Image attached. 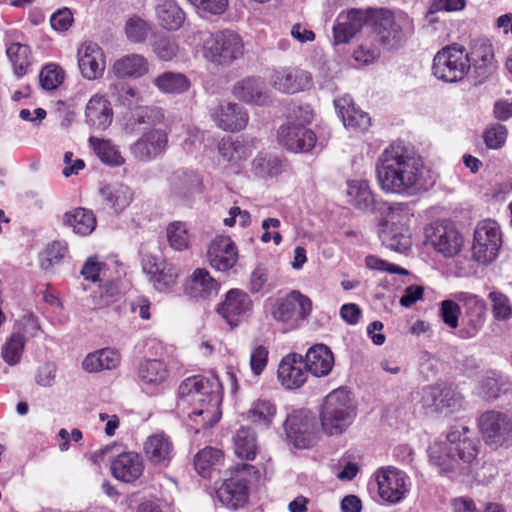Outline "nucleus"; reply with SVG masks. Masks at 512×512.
Instances as JSON below:
<instances>
[{"instance_id":"f257e3e1","label":"nucleus","mask_w":512,"mask_h":512,"mask_svg":"<svg viewBox=\"0 0 512 512\" xmlns=\"http://www.w3.org/2000/svg\"><path fill=\"white\" fill-rule=\"evenodd\" d=\"M376 178L382 191L402 196L415 195L430 185L423 159L402 142L392 143L381 153Z\"/></svg>"},{"instance_id":"f03ea898","label":"nucleus","mask_w":512,"mask_h":512,"mask_svg":"<svg viewBox=\"0 0 512 512\" xmlns=\"http://www.w3.org/2000/svg\"><path fill=\"white\" fill-rule=\"evenodd\" d=\"M223 386L217 375H195L178 387L177 408L202 428L215 425L221 418Z\"/></svg>"},{"instance_id":"7ed1b4c3","label":"nucleus","mask_w":512,"mask_h":512,"mask_svg":"<svg viewBox=\"0 0 512 512\" xmlns=\"http://www.w3.org/2000/svg\"><path fill=\"white\" fill-rule=\"evenodd\" d=\"M479 452V442L471 436V430L464 425L452 426L445 441L429 446V460L439 473H450L470 465Z\"/></svg>"},{"instance_id":"20e7f679","label":"nucleus","mask_w":512,"mask_h":512,"mask_svg":"<svg viewBox=\"0 0 512 512\" xmlns=\"http://www.w3.org/2000/svg\"><path fill=\"white\" fill-rule=\"evenodd\" d=\"M412 217L413 210L409 203L387 204L379 229V237L383 245L400 253L408 251L412 245L408 235V225Z\"/></svg>"},{"instance_id":"39448f33","label":"nucleus","mask_w":512,"mask_h":512,"mask_svg":"<svg viewBox=\"0 0 512 512\" xmlns=\"http://www.w3.org/2000/svg\"><path fill=\"white\" fill-rule=\"evenodd\" d=\"M265 308L276 322L288 330H295L308 320L313 304L309 297L298 290H292L285 296L267 299Z\"/></svg>"},{"instance_id":"423d86ee","label":"nucleus","mask_w":512,"mask_h":512,"mask_svg":"<svg viewBox=\"0 0 512 512\" xmlns=\"http://www.w3.org/2000/svg\"><path fill=\"white\" fill-rule=\"evenodd\" d=\"M356 408L345 388L330 392L324 399L320 414L323 431L329 435L343 433L354 421Z\"/></svg>"},{"instance_id":"0eeeda50","label":"nucleus","mask_w":512,"mask_h":512,"mask_svg":"<svg viewBox=\"0 0 512 512\" xmlns=\"http://www.w3.org/2000/svg\"><path fill=\"white\" fill-rule=\"evenodd\" d=\"M291 119L298 120L295 124L289 121L278 130V141L291 152H309L316 144L315 133L305 126L310 123L313 113L309 105L297 106L293 109Z\"/></svg>"},{"instance_id":"6e6552de","label":"nucleus","mask_w":512,"mask_h":512,"mask_svg":"<svg viewBox=\"0 0 512 512\" xmlns=\"http://www.w3.org/2000/svg\"><path fill=\"white\" fill-rule=\"evenodd\" d=\"M471 68L469 53L459 44L439 50L433 59L432 71L436 78L449 83L462 80Z\"/></svg>"},{"instance_id":"1a4fd4ad","label":"nucleus","mask_w":512,"mask_h":512,"mask_svg":"<svg viewBox=\"0 0 512 512\" xmlns=\"http://www.w3.org/2000/svg\"><path fill=\"white\" fill-rule=\"evenodd\" d=\"M419 403L427 415L452 414L464 408V398L447 384L427 385L420 391Z\"/></svg>"},{"instance_id":"9d476101","label":"nucleus","mask_w":512,"mask_h":512,"mask_svg":"<svg viewBox=\"0 0 512 512\" xmlns=\"http://www.w3.org/2000/svg\"><path fill=\"white\" fill-rule=\"evenodd\" d=\"M373 477L377 483L378 496L385 504L397 505L402 503L411 490L410 476L394 466L378 468Z\"/></svg>"},{"instance_id":"9b49d317","label":"nucleus","mask_w":512,"mask_h":512,"mask_svg":"<svg viewBox=\"0 0 512 512\" xmlns=\"http://www.w3.org/2000/svg\"><path fill=\"white\" fill-rule=\"evenodd\" d=\"M244 44L241 37L223 30L211 34L203 44V56L216 65H229L243 55Z\"/></svg>"},{"instance_id":"f8f14e48","label":"nucleus","mask_w":512,"mask_h":512,"mask_svg":"<svg viewBox=\"0 0 512 512\" xmlns=\"http://www.w3.org/2000/svg\"><path fill=\"white\" fill-rule=\"evenodd\" d=\"M373 32L385 47L394 48L411 28V20L404 13L382 9L372 15Z\"/></svg>"},{"instance_id":"ddd939ff","label":"nucleus","mask_w":512,"mask_h":512,"mask_svg":"<svg viewBox=\"0 0 512 512\" xmlns=\"http://www.w3.org/2000/svg\"><path fill=\"white\" fill-rule=\"evenodd\" d=\"M502 244L498 223L491 219L480 221L474 231L473 258L482 264L494 261Z\"/></svg>"},{"instance_id":"4468645a","label":"nucleus","mask_w":512,"mask_h":512,"mask_svg":"<svg viewBox=\"0 0 512 512\" xmlns=\"http://www.w3.org/2000/svg\"><path fill=\"white\" fill-rule=\"evenodd\" d=\"M485 443L493 448L512 444V418L500 411H487L478 420Z\"/></svg>"},{"instance_id":"2eb2a0df","label":"nucleus","mask_w":512,"mask_h":512,"mask_svg":"<svg viewBox=\"0 0 512 512\" xmlns=\"http://www.w3.org/2000/svg\"><path fill=\"white\" fill-rule=\"evenodd\" d=\"M287 438L298 448L312 446L318 434L315 416L304 409L293 411L284 423Z\"/></svg>"},{"instance_id":"dca6fc26","label":"nucleus","mask_w":512,"mask_h":512,"mask_svg":"<svg viewBox=\"0 0 512 512\" xmlns=\"http://www.w3.org/2000/svg\"><path fill=\"white\" fill-rule=\"evenodd\" d=\"M427 242L445 258L456 256L464 245V238L450 222L436 224L427 233Z\"/></svg>"},{"instance_id":"f3484780","label":"nucleus","mask_w":512,"mask_h":512,"mask_svg":"<svg viewBox=\"0 0 512 512\" xmlns=\"http://www.w3.org/2000/svg\"><path fill=\"white\" fill-rule=\"evenodd\" d=\"M269 83L280 93L294 94L309 89L312 85V76L299 68L278 67L272 70Z\"/></svg>"},{"instance_id":"a211bd4d","label":"nucleus","mask_w":512,"mask_h":512,"mask_svg":"<svg viewBox=\"0 0 512 512\" xmlns=\"http://www.w3.org/2000/svg\"><path fill=\"white\" fill-rule=\"evenodd\" d=\"M201 190L202 178L193 170L178 169L166 179V192L170 198L177 201L187 202Z\"/></svg>"},{"instance_id":"6ab92c4d","label":"nucleus","mask_w":512,"mask_h":512,"mask_svg":"<svg viewBox=\"0 0 512 512\" xmlns=\"http://www.w3.org/2000/svg\"><path fill=\"white\" fill-rule=\"evenodd\" d=\"M369 10L350 9L341 12L333 26V41L335 45L348 43L362 28L372 21Z\"/></svg>"},{"instance_id":"aec40b11","label":"nucleus","mask_w":512,"mask_h":512,"mask_svg":"<svg viewBox=\"0 0 512 512\" xmlns=\"http://www.w3.org/2000/svg\"><path fill=\"white\" fill-rule=\"evenodd\" d=\"M253 309V301L243 290H229L223 302L217 307V312L232 326H238L241 321L250 315Z\"/></svg>"},{"instance_id":"412c9836","label":"nucleus","mask_w":512,"mask_h":512,"mask_svg":"<svg viewBox=\"0 0 512 512\" xmlns=\"http://www.w3.org/2000/svg\"><path fill=\"white\" fill-rule=\"evenodd\" d=\"M168 145L167 132L153 128L145 131L131 144L129 150L133 157L142 162H148L161 155Z\"/></svg>"},{"instance_id":"4be33fe9","label":"nucleus","mask_w":512,"mask_h":512,"mask_svg":"<svg viewBox=\"0 0 512 512\" xmlns=\"http://www.w3.org/2000/svg\"><path fill=\"white\" fill-rule=\"evenodd\" d=\"M210 117L216 126L224 131L243 130L249 120L248 113L236 103L221 101L210 109Z\"/></svg>"},{"instance_id":"5701e85b","label":"nucleus","mask_w":512,"mask_h":512,"mask_svg":"<svg viewBox=\"0 0 512 512\" xmlns=\"http://www.w3.org/2000/svg\"><path fill=\"white\" fill-rule=\"evenodd\" d=\"M207 260L217 271H229L238 261V249L230 237L218 235L208 245Z\"/></svg>"},{"instance_id":"b1692460","label":"nucleus","mask_w":512,"mask_h":512,"mask_svg":"<svg viewBox=\"0 0 512 512\" xmlns=\"http://www.w3.org/2000/svg\"><path fill=\"white\" fill-rule=\"evenodd\" d=\"M216 496L221 504L230 510L243 509L249 498L246 479L239 474L225 479L217 488Z\"/></svg>"},{"instance_id":"393cba45","label":"nucleus","mask_w":512,"mask_h":512,"mask_svg":"<svg viewBox=\"0 0 512 512\" xmlns=\"http://www.w3.org/2000/svg\"><path fill=\"white\" fill-rule=\"evenodd\" d=\"M78 66L82 76L88 80L102 77L106 62L102 48L94 42H84L77 51Z\"/></svg>"},{"instance_id":"a878e982","label":"nucleus","mask_w":512,"mask_h":512,"mask_svg":"<svg viewBox=\"0 0 512 512\" xmlns=\"http://www.w3.org/2000/svg\"><path fill=\"white\" fill-rule=\"evenodd\" d=\"M143 450L149 463L160 468L168 467L175 454L170 436L163 431L148 436Z\"/></svg>"},{"instance_id":"bb28decb","label":"nucleus","mask_w":512,"mask_h":512,"mask_svg":"<svg viewBox=\"0 0 512 512\" xmlns=\"http://www.w3.org/2000/svg\"><path fill=\"white\" fill-rule=\"evenodd\" d=\"M308 371L303 357L297 353H289L279 363L277 378L285 389L300 388L307 380Z\"/></svg>"},{"instance_id":"cd10ccee","label":"nucleus","mask_w":512,"mask_h":512,"mask_svg":"<svg viewBox=\"0 0 512 512\" xmlns=\"http://www.w3.org/2000/svg\"><path fill=\"white\" fill-rule=\"evenodd\" d=\"M334 105L347 129L353 132H365L371 126L369 114L356 107L349 95L335 99Z\"/></svg>"},{"instance_id":"c85d7f7f","label":"nucleus","mask_w":512,"mask_h":512,"mask_svg":"<svg viewBox=\"0 0 512 512\" xmlns=\"http://www.w3.org/2000/svg\"><path fill=\"white\" fill-rule=\"evenodd\" d=\"M258 141L255 138H242L233 141L231 138H223L218 146V152L224 161L232 166L240 167L257 148Z\"/></svg>"},{"instance_id":"c756f323","label":"nucleus","mask_w":512,"mask_h":512,"mask_svg":"<svg viewBox=\"0 0 512 512\" xmlns=\"http://www.w3.org/2000/svg\"><path fill=\"white\" fill-rule=\"evenodd\" d=\"M232 93L235 98L247 104L261 106L270 99V93L260 77H246L238 81L233 86Z\"/></svg>"},{"instance_id":"7c9ffc66","label":"nucleus","mask_w":512,"mask_h":512,"mask_svg":"<svg viewBox=\"0 0 512 512\" xmlns=\"http://www.w3.org/2000/svg\"><path fill=\"white\" fill-rule=\"evenodd\" d=\"M113 120L111 102L103 94L96 93L88 101L85 108V121L95 129L104 130Z\"/></svg>"},{"instance_id":"2f4dec72","label":"nucleus","mask_w":512,"mask_h":512,"mask_svg":"<svg viewBox=\"0 0 512 512\" xmlns=\"http://www.w3.org/2000/svg\"><path fill=\"white\" fill-rule=\"evenodd\" d=\"M111 472L116 479L131 483L143 474V459L136 452L121 453L112 461Z\"/></svg>"},{"instance_id":"473e14b6","label":"nucleus","mask_w":512,"mask_h":512,"mask_svg":"<svg viewBox=\"0 0 512 512\" xmlns=\"http://www.w3.org/2000/svg\"><path fill=\"white\" fill-rule=\"evenodd\" d=\"M103 203L115 213L123 212L133 201V190L123 182L104 184L99 189Z\"/></svg>"},{"instance_id":"72a5a7b5","label":"nucleus","mask_w":512,"mask_h":512,"mask_svg":"<svg viewBox=\"0 0 512 512\" xmlns=\"http://www.w3.org/2000/svg\"><path fill=\"white\" fill-rule=\"evenodd\" d=\"M154 12L159 26L168 31L179 30L186 19V13L176 0H157Z\"/></svg>"},{"instance_id":"f704fd0d","label":"nucleus","mask_w":512,"mask_h":512,"mask_svg":"<svg viewBox=\"0 0 512 512\" xmlns=\"http://www.w3.org/2000/svg\"><path fill=\"white\" fill-rule=\"evenodd\" d=\"M149 68L146 57L132 53L118 58L112 65V72L120 79H139L148 74Z\"/></svg>"},{"instance_id":"c9c22d12","label":"nucleus","mask_w":512,"mask_h":512,"mask_svg":"<svg viewBox=\"0 0 512 512\" xmlns=\"http://www.w3.org/2000/svg\"><path fill=\"white\" fill-rule=\"evenodd\" d=\"M304 365L308 372L316 377L327 376L334 365V356L328 346L324 344H316L308 349Z\"/></svg>"},{"instance_id":"e433bc0d","label":"nucleus","mask_w":512,"mask_h":512,"mask_svg":"<svg viewBox=\"0 0 512 512\" xmlns=\"http://www.w3.org/2000/svg\"><path fill=\"white\" fill-rule=\"evenodd\" d=\"M219 283L203 268H197L191 274L187 284V293L196 299H207L217 295Z\"/></svg>"},{"instance_id":"4c0bfd02","label":"nucleus","mask_w":512,"mask_h":512,"mask_svg":"<svg viewBox=\"0 0 512 512\" xmlns=\"http://www.w3.org/2000/svg\"><path fill=\"white\" fill-rule=\"evenodd\" d=\"M62 222L80 236L91 234L97 225L96 216L93 211L82 207L66 212L63 215Z\"/></svg>"},{"instance_id":"58836bf2","label":"nucleus","mask_w":512,"mask_h":512,"mask_svg":"<svg viewBox=\"0 0 512 512\" xmlns=\"http://www.w3.org/2000/svg\"><path fill=\"white\" fill-rule=\"evenodd\" d=\"M165 119L162 108L155 106H139L136 107L130 117L127 119L124 130L126 133L132 134L138 131V125L156 126L161 124Z\"/></svg>"},{"instance_id":"ea45409f","label":"nucleus","mask_w":512,"mask_h":512,"mask_svg":"<svg viewBox=\"0 0 512 512\" xmlns=\"http://www.w3.org/2000/svg\"><path fill=\"white\" fill-rule=\"evenodd\" d=\"M121 362L120 353L113 348H103L89 353L82 362L85 371L93 373L102 370H112Z\"/></svg>"},{"instance_id":"a19ab883","label":"nucleus","mask_w":512,"mask_h":512,"mask_svg":"<svg viewBox=\"0 0 512 512\" xmlns=\"http://www.w3.org/2000/svg\"><path fill=\"white\" fill-rule=\"evenodd\" d=\"M348 202L356 209L367 212L375 206V197L368 181L358 179L347 183Z\"/></svg>"},{"instance_id":"79ce46f5","label":"nucleus","mask_w":512,"mask_h":512,"mask_svg":"<svg viewBox=\"0 0 512 512\" xmlns=\"http://www.w3.org/2000/svg\"><path fill=\"white\" fill-rule=\"evenodd\" d=\"M138 377L143 389L149 390L165 382L168 368L161 360H146L139 366Z\"/></svg>"},{"instance_id":"37998d69","label":"nucleus","mask_w":512,"mask_h":512,"mask_svg":"<svg viewBox=\"0 0 512 512\" xmlns=\"http://www.w3.org/2000/svg\"><path fill=\"white\" fill-rule=\"evenodd\" d=\"M477 390L485 399H496L500 394L512 391V382L497 371H488L481 378Z\"/></svg>"},{"instance_id":"c03bdc74","label":"nucleus","mask_w":512,"mask_h":512,"mask_svg":"<svg viewBox=\"0 0 512 512\" xmlns=\"http://www.w3.org/2000/svg\"><path fill=\"white\" fill-rule=\"evenodd\" d=\"M6 54L18 77L25 75L32 64V54L27 44L19 41L6 42Z\"/></svg>"},{"instance_id":"a18cd8bd","label":"nucleus","mask_w":512,"mask_h":512,"mask_svg":"<svg viewBox=\"0 0 512 512\" xmlns=\"http://www.w3.org/2000/svg\"><path fill=\"white\" fill-rule=\"evenodd\" d=\"M469 57L471 66L473 65L478 70L479 76H484L495 67L493 47L488 41L476 42L472 47Z\"/></svg>"},{"instance_id":"49530a36","label":"nucleus","mask_w":512,"mask_h":512,"mask_svg":"<svg viewBox=\"0 0 512 512\" xmlns=\"http://www.w3.org/2000/svg\"><path fill=\"white\" fill-rule=\"evenodd\" d=\"M154 86L163 94H182L190 87L189 79L182 73L166 71L153 80Z\"/></svg>"},{"instance_id":"de8ad7c7","label":"nucleus","mask_w":512,"mask_h":512,"mask_svg":"<svg viewBox=\"0 0 512 512\" xmlns=\"http://www.w3.org/2000/svg\"><path fill=\"white\" fill-rule=\"evenodd\" d=\"M89 143L97 157L106 165L118 167L124 164L125 159L121 152L110 140L90 137Z\"/></svg>"},{"instance_id":"09e8293b","label":"nucleus","mask_w":512,"mask_h":512,"mask_svg":"<svg viewBox=\"0 0 512 512\" xmlns=\"http://www.w3.org/2000/svg\"><path fill=\"white\" fill-rule=\"evenodd\" d=\"M276 415V406L267 399L254 401L248 411V419L257 427L268 428Z\"/></svg>"},{"instance_id":"8fccbe9b","label":"nucleus","mask_w":512,"mask_h":512,"mask_svg":"<svg viewBox=\"0 0 512 512\" xmlns=\"http://www.w3.org/2000/svg\"><path fill=\"white\" fill-rule=\"evenodd\" d=\"M235 454L245 460H253L257 453V440L254 432L246 427L237 430L234 438Z\"/></svg>"},{"instance_id":"3c124183","label":"nucleus","mask_w":512,"mask_h":512,"mask_svg":"<svg viewBox=\"0 0 512 512\" xmlns=\"http://www.w3.org/2000/svg\"><path fill=\"white\" fill-rule=\"evenodd\" d=\"M102 282L91 294V302L98 309L108 307L120 299L119 288L114 282L108 278Z\"/></svg>"},{"instance_id":"603ef678","label":"nucleus","mask_w":512,"mask_h":512,"mask_svg":"<svg viewBox=\"0 0 512 512\" xmlns=\"http://www.w3.org/2000/svg\"><path fill=\"white\" fill-rule=\"evenodd\" d=\"M252 169L258 177H273L281 172L282 163L269 153H259L252 162Z\"/></svg>"},{"instance_id":"864d4df0","label":"nucleus","mask_w":512,"mask_h":512,"mask_svg":"<svg viewBox=\"0 0 512 512\" xmlns=\"http://www.w3.org/2000/svg\"><path fill=\"white\" fill-rule=\"evenodd\" d=\"M187 2L202 18L221 16L229 7V0H187Z\"/></svg>"},{"instance_id":"5fc2aeb1","label":"nucleus","mask_w":512,"mask_h":512,"mask_svg":"<svg viewBox=\"0 0 512 512\" xmlns=\"http://www.w3.org/2000/svg\"><path fill=\"white\" fill-rule=\"evenodd\" d=\"M24 349V339L20 334H13L2 347L3 360L10 366L19 363Z\"/></svg>"},{"instance_id":"6e6d98bb","label":"nucleus","mask_w":512,"mask_h":512,"mask_svg":"<svg viewBox=\"0 0 512 512\" xmlns=\"http://www.w3.org/2000/svg\"><path fill=\"white\" fill-rule=\"evenodd\" d=\"M166 233L168 242L173 249L182 251L188 248L189 235L185 223L180 221L170 223Z\"/></svg>"},{"instance_id":"4d7b16f0","label":"nucleus","mask_w":512,"mask_h":512,"mask_svg":"<svg viewBox=\"0 0 512 512\" xmlns=\"http://www.w3.org/2000/svg\"><path fill=\"white\" fill-rule=\"evenodd\" d=\"M223 458L222 451L213 447L200 450L194 460L196 470L204 475L210 466L219 463Z\"/></svg>"},{"instance_id":"13d9d810","label":"nucleus","mask_w":512,"mask_h":512,"mask_svg":"<svg viewBox=\"0 0 512 512\" xmlns=\"http://www.w3.org/2000/svg\"><path fill=\"white\" fill-rule=\"evenodd\" d=\"M67 248L61 242H53L47 246L41 255L40 266L43 270H50L65 256Z\"/></svg>"},{"instance_id":"bf43d9fd","label":"nucleus","mask_w":512,"mask_h":512,"mask_svg":"<svg viewBox=\"0 0 512 512\" xmlns=\"http://www.w3.org/2000/svg\"><path fill=\"white\" fill-rule=\"evenodd\" d=\"M485 322V314H464L462 319V327L458 331V336L463 339L475 337Z\"/></svg>"},{"instance_id":"052dcab7","label":"nucleus","mask_w":512,"mask_h":512,"mask_svg":"<svg viewBox=\"0 0 512 512\" xmlns=\"http://www.w3.org/2000/svg\"><path fill=\"white\" fill-rule=\"evenodd\" d=\"M39 79L45 90H54L63 82L64 74L58 65L48 64L41 70Z\"/></svg>"},{"instance_id":"680f3d73","label":"nucleus","mask_w":512,"mask_h":512,"mask_svg":"<svg viewBox=\"0 0 512 512\" xmlns=\"http://www.w3.org/2000/svg\"><path fill=\"white\" fill-rule=\"evenodd\" d=\"M489 299L492 302V312L499 321L508 320L512 316V307L506 295L501 292H491Z\"/></svg>"},{"instance_id":"e2e57ef3","label":"nucleus","mask_w":512,"mask_h":512,"mask_svg":"<svg viewBox=\"0 0 512 512\" xmlns=\"http://www.w3.org/2000/svg\"><path fill=\"white\" fill-rule=\"evenodd\" d=\"M81 274L86 280L105 281L108 278L107 264L98 261L96 257H90L83 265Z\"/></svg>"},{"instance_id":"0e129e2a","label":"nucleus","mask_w":512,"mask_h":512,"mask_svg":"<svg viewBox=\"0 0 512 512\" xmlns=\"http://www.w3.org/2000/svg\"><path fill=\"white\" fill-rule=\"evenodd\" d=\"M454 299L463 304L464 314H485L486 304L483 299L475 294L468 292H457L453 295Z\"/></svg>"},{"instance_id":"69168bd1","label":"nucleus","mask_w":512,"mask_h":512,"mask_svg":"<svg viewBox=\"0 0 512 512\" xmlns=\"http://www.w3.org/2000/svg\"><path fill=\"white\" fill-rule=\"evenodd\" d=\"M454 299L463 304L464 314H485L486 304L483 299L475 294L468 292H457L453 295Z\"/></svg>"},{"instance_id":"338daca9","label":"nucleus","mask_w":512,"mask_h":512,"mask_svg":"<svg viewBox=\"0 0 512 512\" xmlns=\"http://www.w3.org/2000/svg\"><path fill=\"white\" fill-rule=\"evenodd\" d=\"M177 42L169 37H160L153 44V52L162 61H170L178 54Z\"/></svg>"},{"instance_id":"774afa93","label":"nucleus","mask_w":512,"mask_h":512,"mask_svg":"<svg viewBox=\"0 0 512 512\" xmlns=\"http://www.w3.org/2000/svg\"><path fill=\"white\" fill-rule=\"evenodd\" d=\"M379 56L380 50L378 46L374 45L369 39H365L361 42L353 53L355 61L362 65L373 63Z\"/></svg>"}]
</instances>
